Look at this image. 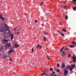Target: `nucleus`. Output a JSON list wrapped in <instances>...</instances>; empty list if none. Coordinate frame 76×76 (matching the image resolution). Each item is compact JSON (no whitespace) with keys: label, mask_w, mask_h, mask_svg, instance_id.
I'll return each instance as SVG.
<instances>
[{"label":"nucleus","mask_w":76,"mask_h":76,"mask_svg":"<svg viewBox=\"0 0 76 76\" xmlns=\"http://www.w3.org/2000/svg\"><path fill=\"white\" fill-rule=\"evenodd\" d=\"M71 56V55H70V54H69V57H70Z\"/></svg>","instance_id":"nucleus-36"},{"label":"nucleus","mask_w":76,"mask_h":76,"mask_svg":"<svg viewBox=\"0 0 76 76\" xmlns=\"http://www.w3.org/2000/svg\"><path fill=\"white\" fill-rule=\"evenodd\" d=\"M62 53L63 55H64V56H66V53H65V52H64V51H63L62 52Z\"/></svg>","instance_id":"nucleus-20"},{"label":"nucleus","mask_w":76,"mask_h":76,"mask_svg":"<svg viewBox=\"0 0 76 76\" xmlns=\"http://www.w3.org/2000/svg\"><path fill=\"white\" fill-rule=\"evenodd\" d=\"M13 34H12L11 35V40H12L13 39Z\"/></svg>","instance_id":"nucleus-15"},{"label":"nucleus","mask_w":76,"mask_h":76,"mask_svg":"<svg viewBox=\"0 0 76 76\" xmlns=\"http://www.w3.org/2000/svg\"><path fill=\"white\" fill-rule=\"evenodd\" d=\"M13 49H11L9 50V53L10 54V53H13Z\"/></svg>","instance_id":"nucleus-12"},{"label":"nucleus","mask_w":76,"mask_h":76,"mask_svg":"<svg viewBox=\"0 0 76 76\" xmlns=\"http://www.w3.org/2000/svg\"><path fill=\"white\" fill-rule=\"evenodd\" d=\"M72 42L73 45H76V42H75V41Z\"/></svg>","instance_id":"nucleus-19"},{"label":"nucleus","mask_w":76,"mask_h":76,"mask_svg":"<svg viewBox=\"0 0 76 76\" xmlns=\"http://www.w3.org/2000/svg\"><path fill=\"white\" fill-rule=\"evenodd\" d=\"M52 73L53 74H55L56 73L54 71Z\"/></svg>","instance_id":"nucleus-40"},{"label":"nucleus","mask_w":76,"mask_h":76,"mask_svg":"<svg viewBox=\"0 0 76 76\" xmlns=\"http://www.w3.org/2000/svg\"><path fill=\"white\" fill-rule=\"evenodd\" d=\"M69 1V2H71V1Z\"/></svg>","instance_id":"nucleus-48"},{"label":"nucleus","mask_w":76,"mask_h":76,"mask_svg":"<svg viewBox=\"0 0 76 76\" xmlns=\"http://www.w3.org/2000/svg\"><path fill=\"white\" fill-rule=\"evenodd\" d=\"M64 7V8H65V9H66L67 7L66 6H65Z\"/></svg>","instance_id":"nucleus-41"},{"label":"nucleus","mask_w":76,"mask_h":76,"mask_svg":"<svg viewBox=\"0 0 76 76\" xmlns=\"http://www.w3.org/2000/svg\"><path fill=\"white\" fill-rule=\"evenodd\" d=\"M68 34H70V32H68Z\"/></svg>","instance_id":"nucleus-49"},{"label":"nucleus","mask_w":76,"mask_h":76,"mask_svg":"<svg viewBox=\"0 0 76 76\" xmlns=\"http://www.w3.org/2000/svg\"><path fill=\"white\" fill-rule=\"evenodd\" d=\"M45 70H47V69H46Z\"/></svg>","instance_id":"nucleus-54"},{"label":"nucleus","mask_w":76,"mask_h":76,"mask_svg":"<svg viewBox=\"0 0 76 76\" xmlns=\"http://www.w3.org/2000/svg\"><path fill=\"white\" fill-rule=\"evenodd\" d=\"M8 42V40L4 39L3 41H2V43L3 44H5V42Z\"/></svg>","instance_id":"nucleus-7"},{"label":"nucleus","mask_w":76,"mask_h":76,"mask_svg":"<svg viewBox=\"0 0 76 76\" xmlns=\"http://www.w3.org/2000/svg\"><path fill=\"white\" fill-rule=\"evenodd\" d=\"M65 19H68V16H67V15H66Z\"/></svg>","instance_id":"nucleus-23"},{"label":"nucleus","mask_w":76,"mask_h":76,"mask_svg":"<svg viewBox=\"0 0 76 76\" xmlns=\"http://www.w3.org/2000/svg\"><path fill=\"white\" fill-rule=\"evenodd\" d=\"M51 75L52 76V75H53V74H51Z\"/></svg>","instance_id":"nucleus-50"},{"label":"nucleus","mask_w":76,"mask_h":76,"mask_svg":"<svg viewBox=\"0 0 76 76\" xmlns=\"http://www.w3.org/2000/svg\"><path fill=\"white\" fill-rule=\"evenodd\" d=\"M57 72H60V69H58L56 70Z\"/></svg>","instance_id":"nucleus-30"},{"label":"nucleus","mask_w":76,"mask_h":76,"mask_svg":"<svg viewBox=\"0 0 76 76\" xmlns=\"http://www.w3.org/2000/svg\"><path fill=\"white\" fill-rule=\"evenodd\" d=\"M62 30L63 31L65 32H67V31H66V30L64 29H62Z\"/></svg>","instance_id":"nucleus-25"},{"label":"nucleus","mask_w":76,"mask_h":76,"mask_svg":"<svg viewBox=\"0 0 76 76\" xmlns=\"http://www.w3.org/2000/svg\"><path fill=\"white\" fill-rule=\"evenodd\" d=\"M58 33H59L60 34H61V33H60V31H58Z\"/></svg>","instance_id":"nucleus-34"},{"label":"nucleus","mask_w":76,"mask_h":76,"mask_svg":"<svg viewBox=\"0 0 76 76\" xmlns=\"http://www.w3.org/2000/svg\"><path fill=\"white\" fill-rule=\"evenodd\" d=\"M32 52H34V48H32Z\"/></svg>","instance_id":"nucleus-38"},{"label":"nucleus","mask_w":76,"mask_h":76,"mask_svg":"<svg viewBox=\"0 0 76 76\" xmlns=\"http://www.w3.org/2000/svg\"><path fill=\"white\" fill-rule=\"evenodd\" d=\"M17 33L18 34H19V33H20V32H18Z\"/></svg>","instance_id":"nucleus-45"},{"label":"nucleus","mask_w":76,"mask_h":76,"mask_svg":"<svg viewBox=\"0 0 76 76\" xmlns=\"http://www.w3.org/2000/svg\"><path fill=\"white\" fill-rule=\"evenodd\" d=\"M73 61L75 62L76 61V56L75 55H74L73 57Z\"/></svg>","instance_id":"nucleus-6"},{"label":"nucleus","mask_w":76,"mask_h":76,"mask_svg":"<svg viewBox=\"0 0 76 76\" xmlns=\"http://www.w3.org/2000/svg\"><path fill=\"white\" fill-rule=\"evenodd\" d=\"M43 34L45 35H48V33L44 32H43Z\"/></svg>","instance_id":"nucleus-27"},{"label":"nucleus","mask_w":76,"mask_h":76,"mask_svg":"<svg viewBox=\"0 0 76 76\" xmlns=\"http://www.w3.org/2000/svg\"><path fill=\"white\" fill-rule=\"evenodd\" d=\"M69 47L70 48H73V47H74L75 46L73 45H69Z\"/></svg>","instance_id":"nucleus-21"},{"label":"nucleus","mask_w":76,"mask_h":76,"mask_svg":"<svg viewBox=\"0 0 76 76\" xmlns=\"http://www.w3.org/2000/svg\"><path fill=\"white\" fill-rule=\"evenodd\" d=\"M4 29L3 27H0V32H3Z\"/></svg>","instance_id":"nucleus-10"},{"label":"nucleus","mask_w":76,"mask_h":76,"mask_svg":"<svg viewBox=\"0 0 76 76\" xmlns=\"http://www.w3.org/2000/svg\"><path fill=\"white\" fill-rule=\"evenodd\" d=\"M47 58H48V60H49V59H50V58H49V57H48V56H47Z\"/></svg>","instance_id":"nucleus-42"},{"label":"nucleus","mask_w":76,"mask_h":76,"mask_svg":"<svg viewBox=\"0 0 76 76\" xmlns=\"http://www.w3.org/2000/svg\"><path fill=\"white\" fill-rule=\"evenodd\" d=\"M6 45V47H7V48H9V47L12 46V44L10 42L9 43H7Z\"/></svg>","instance_id":"nucleus-5"},{"label":"nucleus","mask_w":76,"mask_h":76,"mask_svg":"<svg viewBox=\"0 0 76 76\" xmlns=\"http://www.w3.org/2000/svg\"><path fill=\"white\" fill-rule=\"evenodd\" d=\"M47 38L46 37H44L43 38V39L44 41H47Z\"/></svg>","instance_id":"nucleus-18"},{"label":"nucleus","mask_w":76,"mask_h":76,"mask_svg":"<svg viewBox=\"0 0 76 76\" xmlns=\"http://www.w3.org/2000/svg\"><path fill=\"white\" fill-rule=\"evenodd\" d=\"M54 76H56V74H55Z\"/></svg>","instance_id":"nucleus-46"},{"label":"nucleus","mask_w":76,"mask_h":76,"mask_svg":"<svg viewBox=\"0 0 76 76\" xmlns=\"http://www.w3.org/2000/svg\"><path fill=\"white\" fill-rule=\"evenodd\" d=\"M61 56H63V55H61Z\"/></svg>","instance_id":"nucleus-52"},{"label":"nucleus","mask_w":76,"mask_h":76,"mask_svg":"<svg viewBox=\"0 0 76 76\" xmlns=\"http://www.w3.org/2000/svg\"><path fill=\"white\" fill-rule=\"evenodd\" d=\"M8 58H10V61H12V58H10V57L8 56Z\"/></svg>","instance_id":"nucleus-24"},{"label":"nucleus","mask_w":76,"mask_h":76,"mask_svg":"<svg viewBox=\"0 0 76 76\" xmlns=\"http://www.w3.org/2000/svg\"><path fill=\"white\" fill-rule=\"evenodd\" d=\"M73 1H71V3H75L76 2V0H72Z\"/></svg>","instance_id":"nucleus-17"},{"label":"nucleus","mask_w":76,"mask_h":76,"mask_svg":"<svg viewBox=\"0 0 76 76\" xmlns=\"http://www.w3.org/2000/svg\"><path fill=\"white\" fill-rule=\"evenodd\" d=\"M36 47L37 48H40V49H41V48H42V47H41V46H40V45H37L36 46Z\"/></svg>","instance_id":"nucleus-11"},{"label":"nucleus","mask_w":76,"mask_h":76,"mask_svg":"<svg viewBox=\"0 0 76 76\" xmlns=\"http://www.w3.org/2000/svg\"><path fill=\"white\" fill-rule=\"evenodd\" d=\"M17 30H20V29H17Z\"/></svg>","instance_id":"nucleus-47"},{"label":"nucleus","mask_w":76,"mask_h":76,"mask_svg":"<svg viewBox=\"0 0 76 76\" xmlns=\"http://www.w3.org/2000/svg\"><path fill=\"white\" fill-rule=\"evenodd\" d=\"M73 10L75 11V10H76V7H74V8L73 9Z\"/></svg>","instance_id":"nucleus-26"},{"label":"nucleus","mask_w":76,"mask_h":76,"mask_svg":"<svg viewBox=\"0 0 76 76\" xmlns=\"http://www.w3.org/2000/svg\"><path fill=\"white\" fill-rule=\"evenodd\" d=\"M69 50V49L68 48H66V49H64L65 50Z\"/></svg>","instance_id":"nucleus-37"},{"label":"nucleus","mask_w":76,"mask_h":76,"mask_svg":"<svg viewBox=\"0 0 76 76\" xmlns=\"http://www.w3.org/2000/svg\"><path fill=\"white\" fill-rule=\"evenodd\" d=\"M41 75H46V73H42L41 74Z\"/></svg>","instance_id":"nucleus-31"},{"label":"nucleus","mask_w":76,"mask_h":76,"mask_svg":"<svg viewBox=\"0 0 76 76\" xmlns=\"http://www.w3.org/2000/svg\"><path fill=\"white\" fill-rule=\"evenodd\" d=\"M2 57L4 58H5L7 57V55L5 54H4L2 55Z\"/></svg>","instance_id":"nucleus-8"},{"label":"nucleus","mask_w":76,"mask_h":76,"mask_svg":"<svg viewBox=\"0 0 76 76\" xmlns=\"http://www.w3.org/2000/svg\"><path fill=\"white\" fill-rule=\"evenodd\" d=\"M33 64V65H34V64Z\"/></svg>","instance_id":"nucleus-53"},{"label":"nucleus","mask_w":76,"mask_h":76,"mask_svg":"<svg viewBox=\"0 0 76 76\" xmlns=\"http://www.w3.org/2000/svg\"><path fill=\"white\" fill-rule=\"evenodd\" d=\"M19 46V45H18L17 44H15L14 45V47L15 48H17Z\"/></svg>","instance_id":"nucleus-13"},{"label":"nucleus","mask_w":76,"mask_h":76,"mask_svg":"<svg viewBox=\"0 0 76 76\" xmlns=\"http://www.w3.org/2000/svg\"><path fill=\"white\" fill-rule=\"evenodd\" d=\"M4 28L6 31H7L9 30V28H8V26L7 24H5L4 25Z\"/></svg>","instance_id":"nucleus-4"},{"label":"nucleus","mask_w":76,"mask_h":76,"mask_svg":"<svg viewBox=\"0 0 76 76\" xmlns=\"http://www.w3.org/2000/svg\"><path fill=\"white\" fill-rule=\"evenodd\" d=\"M38 20H35V22L36 23H37V22H38Z\"/></svg>","instance_id":"nucleus-35"},{"label":"nucleus","mask_w":76,"mask_h":76,"mask_svg":"<svg viewBox=\"0 0 76 76\" xmlns=\"http://www.w3.org/2000/svg\"><path fill=\"white\" fill-rule=\"evenodd\" d=\"M50 71H53V68H51L50 69Z\"/></svg>","instance_id":"nucleus-32"},{"label":"nucleus","mask_w":76,"mask_h":76,"mask_svg":"<svg viewBox=\"0 0 76 76\" xmlns=\"http://www.w3.org/2000/svg\"><path fill=\"white\" fill-rule=\"evenodd\" d=\"M64 47H63L62 48H61V49L60 50V51H63V50L64 49Z\"/></svg>","instance_id":"nucleus-22"},{"label":"nucleus","mask_w":76,"mask_h":76,"mask_svg":"<svg viewBox=\"0 0 76 76\" xmlns=\"http://www.w3.org/2000/svg\"><path fill=\"white\" fill-rule=\"evenodd\" d=\"M6 47V46H4V47Z\"/></svg>","instance_id":"nucleus-51"},{"label":"nucleus","mask_w":76,"mask_h":76,"mask_svg":"<svg viewBox=\"0 0 76 76\" xmlns=\"http://www.w3.org/2000/svg\"><path fill=\"white\" fill-rule=\"evenodd\" d=\"M18 27L17 28H14V30L15 31H16V29H18Z\"/></svg>","instance_id":"nucleus-33"},{"label":"nucleus","mask_w":76,"mask_h":76,"mask_svg":"<svg viewBox=\"0 0 76 76\" xmlns=\"http://www.w3.org/2000/svg\"><path fill=\"white\" fill-rule=\"evenodd\" d=\"M7 59L8 60H10V58H8V57H7Z\"/></svg>","instance_id":"nucleus-43"},{"label":"nucleus","mask_w":76,"mask_h":76,"mask_svg":"<svg viewBox=\"0 0 76 76\" xmlns=\"http://www.w3.org/2000/svg\"><path fill=\"white\" fill-rule=\"evenodd\" d=\"M10 33H7L5 32L4 33L3 37L5 38H9L10 37Z\"/></svg>","instance_id":"nucleus-2"},{"label":"nucleus","mask_w":76,"mask_h":76,"mask_svg":"<svg viewBox=\"0 0 76 76\" xmlns=\"http://www.w3.org/2000/svg\"><path fill=\"white\" fill-rule=\"evenodd\" d=\"M66 67V65L64 64H63L62 65V68H64Z\"/></svg>","instance_id":"nucleus-16"},{"label":"nucleus","mask_w":76,"mask_h":76,"mask_svg":"<svg viewBox=\"0 0 76 76\" xmlns=\"http://www.w3.org/2000/svg\"><path fill=\"white\" fill-rule=\"evenodd\" d=\"M71 65L72 66H68L69 67H71L69 68V69H70L69 70V71L70 72H71L72 70H73V68H74L75 67V64H71Z\"/></svg>","instance_id":"nucleus-3"},{"label":"nucleus","mask_w":76,"mask_h":76,"mask_svg":"<svg viewBox=\"0 0 76 76\" xmlns=\"http://www.w3.org/2000/svg\"><path fill=\"white\" fill-rule=\"evenodd\" d=\"M60 66V64H57V67H59Z\"/></svg>","instance_id":"nucleus-28"},{"label":"nucleus","mask_w":76,"mask_h":76,"mask_svg":"<svg viewBox=\"0 0 76 76\" xmlns=\"http://www.w3.org/2000/svg\"><path fill=\"white\" fill-rule=\"evenodd\" d=\"M60 34L61 35L62 37H64V34L63 33H61V34Z\"/></svg>","instance_id":"nucleus-29"},{"label":"nucleus","mask_w":76,"mask_h":76,"mask_svg":"<svg viewBox=\"0 0 76 76\" xmlns=\"http://www.w3.org/2000/svg\"><path fill=\"white\" fill-rule=\"evenodd\" d=\"M4 50V48L3 46H1V48H0V51H3Z\"/></svg>","instance_id":"nucleus-14"},{"label":"nucleus","mask_w":76,"mask_h":76,"mask_svg":"<svg viewBox=\"0 0 76 76\" xmlns=\"http://www.w3.org/2000/svg\"><path fill=\"white\" fill-rule=\"evenodd\" d=\"M44 4V3H43V2H42L41 3V4Z\"/></svg>","instance_id":"nucleus-44"},{"label":"nucleus","mask_w":76,"mask_h":76,"mask_svg":"<svg viewBox=\"0 0 76 76\" xmlns=\"http://www.w3.org/2000/svg\"><path fill=\"white\" fill-rule=\"evenodd\" d=\"M70 66H67L64 70V75H66L67 74L69 73V71H67L69 69H70Z\"/></svg>","instance_id":"nucleus-1"},{"label":"nucleus","mask_w":76,"mask_h":76,"mask_svg":"<svg viewBox=\"0 0 76 76\" xmlns=\"http://www.w3.org/2000/svg\"><path fill=\"white\" fill-rule=\"evenodd\" d=\"M11 48H14V46H12Z\"/></svg>","instance_id":"nucleus-39"},{"label":"nucleus","mask_w":76,"mask_h":76,"mask_svg":"<svg viewBox=\"0 0 76 76\" xmlns=\"http://www.w3.org/2000/svg\"><path fill=\"white\" fill-rule=\"evenodd\" d=\"M0 18L3 20H4V18L1 15H0Z\"/></svg>","instance_id":"nucleus-9"}]
</instances>
